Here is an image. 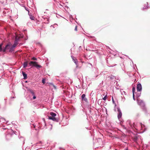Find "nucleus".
<instances>
[{
    "label": "nucleus",
    "instance_id": "f257e3e1",
    "mask_svg": "<svg viewBox=\"0 0 150 150\" xmlns=\"http://www.w3.org/2000/svg\"><path fill=\"white\" fill-rule=\"evenodd\" d=\"M3 43H1L0 44V52H3L6 53L8 52L11 53L13 52L11 49V44L9 43L6 45L5 47L3 46Z\"/></svg>",
    "mask_w": 150,
    "mask_h": 150
},
{
    "label": "nucleus",
    "instance_id": "f03ea898",
    "mask_svg": "<svg viewBox=\"0 0 150 150\" xmlns=\"http://www.w3.org/2000/svg\"><path fill=\"white\" fill-rule=\"evenodd\" d=\"M137 103L140 106L143 110L145 112L146 111V108L144 102L142 100H137Z\"/></svg>",
    "mask_w": 150,
    "mask_h": 150
},
{
    "label": "nucleus",
    "instance_id": "7ed1b4c3",
    "mask_svg": "<svg viewBox=\"0 0 150 150\" xmlns=\"http://www.w3.org/2000/svg\"><path fill=\"white\" fill-rule=\"evenodd\" d=\"M37 64L38 63L36 62L31 61L29 64L30 66H31L33 65V66L35 67L38 69L42 68V67L41 66L38 64Z\"/></svg>",
    "mask_w": 150,
    "mask_h": 150
},
{
    "label": "nucleus",
    "instance_id": "20e7f679",
    "mask_svg": "<svg viewBox=\"0 0 150 150\" xmlns=\"http://www.w3.org/2000/svg\"><path fill=\"white\" fill-rule=\"evenodd\" d=\"M97 142L96 143V144L98 146V147H101L103 145V142L101 139L98 138L97 140Z\"/></svg>",
    "mask_w": 150,
    "mask_h": 150
},
{
    "label": "nucleus",
    "instance_id": "39448f33",
    "mask_svg": "<svg viewBox=\"0 0 150 150\" xmlns=\"http://www.w3.org/2000/svg\"><path fill=\"white\" fill-rule=\"evenodd\" d=\"M137 91H141L142 90V86L140 83L139 82L137 85Z\"/></svg>",
    "mask_w": 150,
    "mask_h": 150
},
{
    "label": "nucleus",
    "instance_id": "423d86ee",
    "mask_svg": "<svg viewBox=\"0 0 150 150\" xmlns=\"http://www.w3.org/2000/svg\"><path fill=\"white\" fill-rule=\"evenodd\" d=\"M48 118L50 120H52L53 121L57 122H58L59 120V119L55 117H51V116H48Z\"/></svg>",
    "mask_w": 150,
    "mask_h": 150
},
{
    "label": "nucleus",
    "instance_id": "0eeeda50",
    "mask_svg": "<svg viewBox=\"0 0 150 150\" xmlns=\"http://www.w3.org/2000/svg\"><path fill=\"white\" fill-rule=\"evenodd\" d=\"M117 111L118 112L117 115V117L118 119L122 117V113L119 108H117Z\"/></svg>",
    "mask_w": 150,
    "mask_h": 150
},
{
    "label": "nucleus",
    "instance_id": "6e6552de",
    "mask_svg": "<svg viewBox=\"0 0 150 150\" xmlns=\"http://www.w3.org/2000/svg\"><path fill=\"white\" fill-rule=\"evenodd\" d=\"M28 91L33 96V99H35L36 98V96H35V95L34 91L32 89H29Z\"/></svg>",
    "mask_w": 150,
    "mask_h": 150
},
{
    "label": "nucleus",
    "instance_id": "1a4fd4ad",
    "mask_svg": "<svg viewBox=\"0 0 150 150\" xmlns=\"http://www.w3.org/2000/svg\"><path fill=\"white\" fill-rule=\"evenodd\" d=\"M14 134V133H8L6 135V139L8 140H9L11 137L12 135Z\"/></svg>",
    "mask_w": 150,
    "mask_h": 150
},
{
    "label": "nucleus",
    "instance_id": "9d476101",
    "mask_svg": "<svg viewBox=\"0 0 150 150\" xmlns=\"http://www.w3.org/2000/svg\"><path fill=\"white\" fill-rule=\"evenodd\" d=\"M71 57L74 62L76 64L77 66L78 64V62L77 59L73 56H71Z\"/></svg>",
    "mask_w": 150,
    "mask_h": 150
},
{
    "label": "nucleus",
    "instance_id": "9b49d317",
    "mask_svg": "<svg viewBox=\"0 0 150 150\" xmlns=\"http://www.w3.org/2000/svg\"><path fill=\"white\" fill-rule=\"evenodd\" d=\"M127 125H129V127H131V128H133V126L131 124V121L130 120H128L127 121Z\"/></svg>",
    "mask_w": 150,
    "mask_h": 150
},
{
    "label": "nucleus",
    "instance_id": "f8f14e48",
    "mask_svg": "<svg viewBox=\"0 0 150 150\" xmlns=\"http://www.w3.org/2000/svg\"><path fill=\"white\" fill-rule=\"evenodd\" d=\"M81 98L83 100H84L86 102L87 101V99L85 97V94H82L81 96Z\"/></svg>",
    "mask_w": 150,
    "mask_h": 150
},
{
    "label": "nucleus",
    "instance_id": "ddd939ff",
    "mask_svg": "<svg viewBox=\"0 0 150 150\" xmlns=\"http://www.w3.org/2000/svg\"><path fill=\"white\" fill-rule=\"evenodd\" d=\"M135 90V88L134 87H133L132 88V93H133V100H135V96H134V92Z\"/></svg>",
    "mask_w": 150,
    "mask_h": 150
},
{
    "label": "nucleus",
    "instance_id": "4468645a",
    "mask_svg": "<svg viewBox=\"0 0 150 150\" xmlns=\"http://www.w3.org/2000/svg\"><path fill=\"white\" fill-rule=\"evenodd\" d=\"M28 65V62L27 61H25L23 62V68H25L27 67Z\"/></svg>",
    "mask_w": 150,
    "mask_h": 150
},
{
    "label": "nucleus",
    "instance_id": "2eb2a0df",
    "mask_svg": "<svg viewBox=\"0 0 150 150\" xmlns=\"http://www.w3.org/2000/svg\"><path fill=\"white\" fill-rule=\"evenodd\" d=\"M141 91H137L136 93V97L137 98H139L141 95Z\"/></svg>",
    "mask_w": 150,
    "mask_h": 150
},
{
    "label": "nucleus",
    "instance_id": "dca6fc26",
    "mask_svg": "<svg viewBox=\"0 0 150 150\" xmlns=\"http://www.w3.org/2000/svg\"><path fill=\"white\" fill-rule=\"evenodd\" d=\"M22 73L24 77L23 79H26L27 78V74L24 71H23Z\"/></svg>",
    "mask_w": 150,
    "mask_h": 150
},
{
    "label": "nucleus",
    "instance_id": "f3484780",
    "mask_svg": "<svg viewBox=\"0 0 150 150\" xmlns=\"http://www.w3.org/2000/svg\"><path fill=\"white\" fill-rule=\"evenodd\" d=\"M50 115L51 116V117H54L56 116V114L53 112H50Z\"/></svg>",
    "mask_w": 150,
    "mask_h": 150
},
{
    "label": "nucleus",
    "instance_id": "a211bd4d",
    "mask_svg": "<svg viewBox=\"0 0 150 150\" xmlns=\"http://www.w3.org/2000/svg\"><path fill=\"white\" fill-rule=\"evenodd\" d=\"M17 45L14 44V43L12 45H11V47H12L11 49L13 50V51H14V50H15V48L16 46Z\"/></svg>",
    "mask_w": 150,
    "mask_h": 150
},
{
    "label": "nucleus",
    "instance_id": "6ab92c4d",
    "mask_svg": "<svg viewBox=\"0 0 150 150\" xmlns=\"http://www.w3.org/2000/svg\"><path fill=\"white\" fill-rule=\"evenodd\" d=\"M38 144H41V145H40V146H41L43 144V143L42 141H40L39 142H38L37 143H36V146H38Z\"/></svg>",
    "mask_w": 150,
    "mask_h": 150
},
{
    "label": "nucleus",
    "instance_id": "aec40b11",
    "mask_svg": "<svg viewBox=\"0 0 150 150\" xmlns=\"http://www.w3.org/2000/svg\"><path fill=\"white\" fill-rule=\"evenodd\" d=\"M30 18L31 20H34L35 18V17L32 15V16H30Z\"/></svg>",
    "mask_w": 150,
    "mask_h": 150
},
{
    "label": "nucleus",
    "instance_id": "412c9836",
    "mask_svg": "<svg viewBox=\"0 0 150 150\" xmlns=\"http://www.w3.org/2000/svg\"><path fill=\"white\" fill-rule=\"evenodd\" d=\"M148 4V3H146V4H145V5H147ZM148 8V6H144V7H143V9H147Z\"/></svg>",
    "mask_w": 150,
    "mask_h": 150
},
{
    "label": "nucleus",
    "instance_id": "4be33fe9",
    "mask_svg": "<svg viewBox=\"0 0 150 150\" xmlns=\"http://www.w3.org/2000/svg\"><path fill=\"white\" fill-rule=\"evenodd\" d=\"M18 40H15L14 42V44H16L17 45L18 44Z\"/></svg>",
    "mask_w": 150,
    "mask_h": 150
},
{
    "label": "nucleus",
    "instance_id": "5701e85b",
    "mask_svg": "<svg viewBox=\"0 0 150 150\" xmlns=\"http://www.w3.org/2000/svg\"><path fill=\"white\" fill-rule=\"evenodd\" d=\"M107 95H106L105 97L103 98V99L104 100H106L107 99Z\"/></svg>",
    "mask_w": 150,
    "mask_h": 150
},
{
    "label": "nucleus",
    "instance_id": "b1692460",
    "mask_svg": "<svg viewBox=\"0 0 150 150\" xmlns=\"http://www.w3.org/2000/svg\"><path fill=\"white\" fill-rule=\"evenodd\" d=\"M31 59L33 60H37V59L34 57H33Z\"/></svg>",
    "mask_w": 150,
    "mask_h": 150
},
{
    "label": "nucleus",
    "instance_id": "393cba45",
    "mask_svg": "<svg viewBox=\"0 0 150 150\" xmlns=\"http://www.w3.org/2000/svg\"><path fill=\"white\" fill-rule=\"evenodd\" d=\"M20 39V38L18 37H16L15 38V40H17L18 41Z\"/></svg>",
    "mask_w": 150,
    "mask_h": 150
},
{
    "label": "nucleus",
    "instance_id": "a878e982",
    "mask_svg": "<svg viewBox=\"0 0 150 150\" xmlns=\"http://www.w3.org/2000/svg\"><path fill=\"white\" fill-rule=\"evenodd\" d=\"M42 82L44 84L45 83V79H43L42 80Z\"/></svg>",
    "mask_w": 150,
    "mask_h": 150
},
{
    "label": "nucleus",
    "instance_id": "bb28decb",
    "mask_svg": "<svg viewBox=\"0 0 150 150\" xmlns=\"http://www.w3.org/2000/svg\"><path fill=\"white\" fill-rule=\"evenodd\" d=\"M5 120L2 117H1L0 116V122H1V120Z\"/></svg>",
    "mask_w": 150,
    "mask_h": 150
},
{
    "label": "nucleus",
    "instance_id": "cd10ccee",
    "mask_svg": "<svg viewBox=\"0 0 150 150\" xmlns=\"http://www.w3.org/2000/svg\"><path fill=\"white\" fill-rule=\"evenodd\" d=\"M24 7L25 8V9L27 11H28V12H29V9L28 8H26L25 6H24Z\"/></svg>",
    "mask_w": 150,
    "mask_h": 150
},
{
    "label": "nucleus",
    "instance_id": "c85d7f7f",
    "mask_svg": "<svg viewBox=\"0 0 150 150\" xmlns=\"http://www.w3.org/2000/svg\"><path fill=\"white\" fill-rule=\"evenodd\" d=\"M112 102L113 103L115 104V101H114V99H113V97H112Z\"/></svg>",
    "mask_w": 150,
    "mask_h": 150
},
{
    "label": "nucleus",
    "instance_id": "c756f323",
    "mask_svg": "<svg viewBox=\"0 0 150 150\" xmlns=\"http://www.w3.org/2000/svg\"><path fill=\"white\" fill-rule=\"evenodd\" d=\"M123 93H124V94H125V95H126V93L125 91H123V92H122V94H123Z\"/></svg>",
    "mask_w": 150,
    "mask_h": 150
},
{
    "label": "nucleus",
    "instance_id": "7c9ffc66",
    "mask_svg": "<svg viewBox=\"0 0 150 150\" xmlns=\"http://www.w3.org/2000/svg\"><path fill=\"white\" fill-rule=\"evenodd\" d=\"M137 137H135L134 138V141H136L137 140Z\"/></svg>",
    "mask_w": 150,
    "mask_h": 150
},
{
    "label": "nucleus",
    "instance_id": "2f4dec72",
    "mask_svg": "<svg viewBox=\"0 0 150 150\" xmlns=\"http://www.w3.org/2000/svg\"><path fill=\"white\" fill-rule=\"evenodd\" d=\"M25 150H30V149L29 148L27 147L25 149Z\"/></svg>",
    "mask_w": 150,
    "mask_h": 150
},
{
    "label": "nucleus",
    "instance_id": "473e14b6",
    "mask_svg": "<svg viewBox=\"0 0 150 150\" xmlns=\"http://www.w3.org/2000/svg\"><path fill=\"white\" fill-rule=\"evenodd\" d=\"M28 14L29 16V17L30 16L32 15L31 13H30L29 12L28 13Z\"/></svg>",
    "mask_w": 150,
    "mask_h": 150
},
{
    "label": "nucleus",
    "instance_id": "72a5a7b5",
    "mask_svg": "<svg viewBox=\"0 0 150 150\" xmlns=\"http://www.w3.org/2000/svg\"><path fill=\"white\" fill-rule=\"evenodd\" d=\"M74 30L76 31H77V26H76Z\"/></svg>",
    "mask_w": 150,
    "mask_h": 150
},
{
    "label": "nucleus",
    "instance_id": "f704fd0d",
    "mask_svg": "<svg viewBox=\"0 0 150 150\" xmlns=\"http://www.w3.org/2000/svg\"><path fill=\"white\" fill-rule=\"evenodd\" d=\"M44 127H45L46 126V124L45 123V122L44 121Z\"/></svg>",
    "mask_w": 150,
    "mask_h": 150
},
{
    "label": "nucleus",
    "instance_id": "c9c22d12",
    "mask_svg": "<svg viewBox=\"0 0 150 150\" xmlns=\"http://www.w3.org/2000/svg\"><path fill=\"white\" fill-rule=\"evenodd\" d=\"M115 65L113 64V65H112L109 66L110 67H113V66H115Z\"/></svg>",
    "mask_w": 150,
    "mask_h": 150
},
{
    "label": "nucleus",
    "instance_id": "e433bc0d",
    "mask_svg": "<svg viewBox=\"0 0 150 150\" xmlns=\"http://www.w3.org/2000/svg\"><path fill=\"white\" fill-rule=\"evenodd\" d=\"M124 150H129L127 148H126Z\"/></svg>",
    "mask_w": 150,
    "mask_h": 150
},
{
    "label": "nucleus",
    "instance_id": "4c0bfd02",
    "mask_svg": "<svg viewBox=\"0 0 150 150\" xmlns=\"http://www.w3.org/2000/svg\"><path fill=\"white\" fill-rule=\"evenodd\" d=\"M42 148V147H40L39 148Z\"/></svg>",
    "mask_w": 150,
    "mask_h": 150
},
{
    "label": "nucleus",
    "instance_id": "58836bf2",
    "mask_svg": "<svg viewBox=\"0 0 150 150\" xmlns=\"http://www.w3.org/2000/svg\"><path fill=\"white\" fill-rule=\"evenodd\" d=\"M36 148H38V147H36Z\"/></svg>",
    "mask_w": 150,
    "mask_h": 150
}]
</instances>
